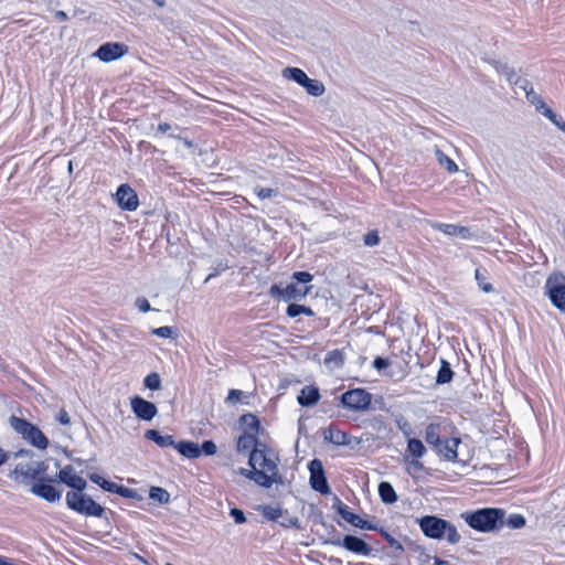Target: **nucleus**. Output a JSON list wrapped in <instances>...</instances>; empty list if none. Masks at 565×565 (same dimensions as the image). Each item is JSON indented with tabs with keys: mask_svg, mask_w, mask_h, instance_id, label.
<instances>
[{
	"mask_svg": "<svg viewBox=\"0 0 565 565\" xmlns=\"http://www.w3.org/2000/svg\"><path fill=\"white\" fill-rule=\"evenodd\" d=\"M452 371L449 366V363H447L446 361H441V366L438 371V374H437V383L438 384H446V383H449L452 379Z\"/></svg>",
	"mask_w": 565,
	"mask_h": 565,
	"instance_id": "nucleus-33",
	"label": "nucleus"
},
{
	"mask_svg": "<svg viewBox=\"0 0 565 565\" xmlns=\"http://www.w3.org/2000/svg\"><path fill=\"white\" fill-rule=\"evenodd\" d=\"M130 405L134 414L142 420H151L158 413V408L153 403L139 396L132 397Z\"/></svg>",
	"mask_w": 565,
	"mask_h": 565,
	"instance_id": "nucleus-14",
	"label": "nucleus"
},
{
	"mask_svg": "<svg viewBox=\"0 0 565 565\" xmlns=\"http://www.w3.org/2000/svg\"><path fill=\"white\" fill-rule=\"evenodd\" d=\"M115 200L119 207L125 211H136L139 206V199L136 191L128 184L118 186L115 193Z\"/></svg>",
	"mask_w": 565,
	"mask_h": 565,
	"instance_id": "nucleus-11",
	"label": "nucleus"
},
{
	"mask_svg": "<svg viewBox=\"0 0 565 565\" xmlns=\"http://www.w3.org/2000/svg\"><path fill=\"white\" fill-rule=\"evenodd\" d=\"M430 226L448 236H457L462 239H468L471 237L470 230L465 226H459L456 224L439 223V222H430Z\"/></svg>",
	"mask_w": 565,
	"mask_h": 565,
	"instance_id": "nucleus-16",
	"label": "nucleus"
},
{
	"mask_svg": "<svg viewBox=\"0 0 565 565\" xmlns=\"http://www.w3.org/2000/svg\"><path fill=\"white\" fill-rule=\"evenodd\" d=\"M58 479L62 483L71 487V465H66L60 470Z\"/></svg>",
	"mask_w": 565,
	"mask_h": 565,
	"instance_id": "nucleus-44",
	"label": "nucleus"
},
{
	"mask_svg": "<svg viewBox=\"0 0 565 565\" xmlns=\"http://www.w3.org/2000/svg\"><path fill=\"white\" fill-rule=\"evenodd\" d=\"M292 278L296 279L298 282L307 284L312 280V275L308 271H296L292 275Z\"/></svg>",
	"mask_w": 565,
	"mask_h": 565,
	"instance_id": "nucleus-46",
	"label": "nucleus"
},
{
	"mask_svg": "<svg viewBox=\"0 0 565 565\" xmlns=\"http://www.w3.org/2000/svg\"><path fill=\"white\" fill-rule=\"evenodd\" d=\"M323 437L327 441L337 446H344L350 444L348 434L334 427L326 428L323 430Z\"/></svg>",
	"mask_w": 565,
	"mask_h": 565,
	"instance_id": "nucleus-19",
	"label": "nucleus"
},
{
	"mask_svg": "<svg viewBox=\"0 0 565 565\" xmlns=\"http://www.w3.org/2000/svg\"><path fill=\"white\" fill-rule=\"evenodd\" d=\"M103 489L108 492L117 493L124 498H134L135 495V491L132 489L119 486L108 480L104 482Z\"/></svg>",
	"mask_w": 565,
	"mask_h": 565,
	"instance_id": "nucleus-26",
	"label": "nucleus"
},
{
	"mask_svg": "<svg viewBox=\"0 0 565 565\" xmlns=\"http://www.w3.org/2000/svg\"><path fill=\"white\" fill-rule=\"evenodd\" d=\"M72 486L73 489L82 491L86 487V481L82 477L73 475Z\"/></svg>",
	"mask_w": 565,
	"mask_h": 565,
	"instance_id": "nucleus-50",
	"label": "nucleus"
},
{
	"mask_svg": "<svg viewBox=\"0 0 565 565\" xmlns=\"http://www.w3.org/2000/svg\"><path fill=\"white\" fill-rule=\"evenodd\" d=\"M475 278L477 280V284H478L479 288L483 292L489 294V292H492L494 290L493 286L490 282L487 281L486 276L481 273L480 269H476Z\"/></svg>",
	"mask_w": 565,
	"mask_h": 565,
	"instance_id": "nucleus-35",
	"label": "nucleus"
},
{
	"mask_svg": "<svg viewBox=\"0 0 565 565\" xmlns=\"http://www.w3.org/2000/svg\"><path fill=\"white\" fill-rule=\"evenodd\" d=\"M10 424L11 427L19 435H21L23 439H25L28 443H30L38 449H45L49 445H51L56 449H61L67 457H70L67 446L60 445L58 441L55 440L54 436L52 441L50 443L49 438L43 434V431L31 422L12 415L10 417Z\"/></svg>",
	"mask_w": 565,
	"mask_h": 565,
	"instance_id": "nucleus-2",
	"label": "nucleus"
},
{
	"mask_svg": "<svg viewBox=\"0 0 565 565\" xmlns=\"http://www.w3.org/2000/svg\"><path fill=\"white\" fill-rule=\"evenodd\" d=\"M305 88L309 95L315 97L321 96L326 90L323 83L319 79L313 78L308 79V82L305 85Z\"/></svg>",
	"mask_w": 565,
	"mask_h": 565,
	"instance_id": "nucleus-31",
	"label": "nucleus"
},
{
	"mask_svg": "<svg viewBox=\"0 0 565 565\" xmlns=\"http://www.w3.org/2000/svg\"><path fill=\"white\" fill-rule=\"evenodd\" d=\"M182 456L194 459L200 457L201 455V448L199 444L193 441H180L175 444L174 447Z\"/></svg>",
	"mask_w": 565,
	"mask_h": 565,
	"instance_id": "nucleus-21",
	"label": "nucleus"
},
{
	"mask_svg": "<svg viewBox=\"0 0 565 565\" xmlns=\"http://www.w3.org/2000/svg\"><path fill=\"white\" fill-rule=\"evenodd\" d=\"M230 514L234 519L235 523H237V524H242L246 521L244 512L239 509H236V508L232 509Z\"/></svg>",
	"mask_w": 565,
	"mask_h": 565,
	"instance_id": "nucleus-48",
	"label": "nucleus"
},
{
	"mask_svg": "<svg viewBox=\"0 0 565 565\" xmlns=\"http://www.w3.org/2000/svg\"><path fill=\"white\" fill-rule=\"evenodd\" d=\"M407 451L416 459L422 458L426 454V447L423 441L417 438H409L407 443Z\"/></svg>",
	"mask_w": 565,
	"mask_h": 565,
	"instance_id": "nucleus-29",
	"label": "nucleus"
},
{
	"mask_svg": "<svg viewBox=\"0 0 565 565\" xmlns=\"http://www.w3.org/2000/svg\"><path fill=\"white\" fill-rule=\"evenodd\" d=\"M391 365V362L387 360V359H384V358H381V356H377L374 361H373V366L377 370V371H382L386 367H388Z\"/></svg>",
	"mask_w": 565,
	"mask_h": 565,
	"instance_id": "nucleus-49",
	"label": "nucleus"
},
{
	"mask_svg": "<svg viewBox=\"0 0 565 565\" xmlns=\"http://www.w3.org/2000/svg\"><path fill=\"white\" fill-rule=\"evenodd\" d=\"M263 516L269 521H279L282 516H288V512L279 505H265L262 509Z\"/></svg>",
	"mask_w": 565,
	"mask_h": 565,
	"instance_id": "nucleus-27",
	"label": "nucleus"
},
{
	"mask_svg": "<svg viewBox=\"0 0 565 565\" xmlns=\"http://www.w3.org/2000/svg\"><path fill=\"white\" fill-rule=\"evenodd\" d=\"M503 524H507L511 529H521L525 525V519L521 514H511L507 520L504 519Z\"/></svg>",
	"mask_w": 565,
	"mask_h": 565,
	"instance_id": "nucleus-36",
	"label": "nucleus"
},
{
	"mask_svg": "<svg viewBox=\"0 0 565 565\" xmlns=\"http://www.w3.org/2000/svg\"><path fill=\"white\" fill-rule=\"evenodd\" d=\"M363 241L366 246H376L380 243V236L376 231H371L364 235Z\"/></svg>",
	"mask_w": 565,
	"mask_h": 565,
	"instance_id": "nucleus-43",
	"label": "nucleus"
},
{
	"mask_svg": "<svg viewBox=\"0 0 565 565\" xmlns=\"http://www.w3.org/2000/svg\"><path fill=\"white\" fill-rule=\"evenodd\" d=\"M310 471V483L311 487L322 494L330 492L327 479L324 477L322 462L318 459H313L308 465Z\"/></svg>",
	"mask_w": 565,
	"mask_h": 565,
	"instance_id": "nucleus-12",
	"label": "nucleus"
},
{
	"mask_svg": "<svg viewBox=\"0 0 565 565\" xmlns=\"http://www.w3.org/2000/svg\"><path fill=\"white\" fill-rule=\"evenodd\" d=\"M398 428L403 431L405 436H409L412 434L411 425L407 422H398Z\"/></svg>",
	"mask_w": 565,
	"mask_h": 565,
	"instance_id": "nucleus-56",
	"label": "nucleus"
},
{
	"mask_svg": "<svg viewBox=\"0 0 565 565\" xmlns=\"http://www.w3.org/2000/svg\"><path fill=\"white\" fill-rule=\"evenodd\" d=\"M89 479H90L94 483L98 484L102 489H103V484H104V482H106V481H107L104 477H102V476H100V475H98V473H90V475H89Z\"/></svg>",
	"mask_w": 565,
	"mask_h": 565,
	"instance_id": "nucleus-54",
	"label": "nucleus"
},
{
	"mask_svg": "<svg viewBox=\"0 0 565 565\" xmlns=\"http://www.w3.org/2000/svg\"><path fill=\"white\" fill-rule=\"evenodd\" d=\"M145 438L156 443L160 447H175V441L171 435H161L156 429H149L145 433Z\"/></svg>",
	"mask_w": 565,
	"mask_h": 565,
	"instance_id": "nucleus-20",
	"label": "nucleus"
},
{
	"mask_svg": "<svg viewBox=\"0 0 565 565\" xmlns=\"http://www.w3.org/2000/svg\"><path fill=\"white\" fill-rule=\"evenodd\" d=\"M71 502H73V499H71V491H68L65 494V503L68 508H71Z\"/></svg>",
	"mask_w": 565,
	"mask_h": 565,
	"instance_id": "nucleus-63",
	"label": "nucleus"
},
{
	"mask_svg": "<svg viewBox=\"0 0 565 565\" xmlns=\"http://www.w3.org/2000/svg\"><path fill=\"white\" fill-rule=\"evenodd\" d=\"M241 423L252 433H256L258 430L259 422L258 418L253 414H245L241 417Z\"/></svg>",
	"mask_w": 565,
	"mask_h": 565,
	"instance_id": "nucleus-34",
	"label": "nucleus"
},
{
	"mask_svg": "<svg viewBox=\"0 0 565 565\" xmlns=\"http://www.w3.org/2000/svg\"><path fill=\"white\" fill-rule=\"evenodd\" d=\"M537 110L541 111L552 122H556L557 115L545 104L544 100L537 102Z\"/></svg>",
	"mask_w": 565,
	"mask_h": 565,
	"instance_id": "nucleus-40",
	"label": "nucleus"
},
{
	"mask_svg": "<svg viewBox=\"0 0 565 565\" xmlns=\"http://www.w3.org/2000/svg\"><path fill=\"white\" fill-rule=\"evenodd\" d=\"M30 491L51 503L60 500L62 495L61 490L53 484V480L49 476H45L40 482H34Z\"/></svg>",
	"mask_w": 565,
	"mask_h": 565,
	"instance_id": "nucleus-10",
	"label": "nucleus"
},
{
	"mask_svg": "<svg viewBox=\"0 0 565 565\" xmlns=\"http://www.w3.org/2000/svg\"><path fill=\"white\" fill-rule=\"evenodd\" d=\"M526 97L530 100V103L535 106L536 109H537V102L543 100L542 97L534 92L533 87H531L530 90H526Z\"/></svg>",
	"mask_w": 565,
	"mask_h": 565,
	"instance_id": "nucleus-51",
	"label": "nucleus"
},
{
	"mask_svg": "<svg viewBox=\"0 0 565 565\" xmlns=\"http://www.w3.org/2000/svg\"><path fill=\"white\" fill-rule=\"evenodd\" d=\"M152 334L160 338H172L174 335V330L169 326H164L153 329Z\"/></svg>",
	"mask_w": 565,
	"mask_h": 565,
	"instance_id": "nucleus-42",
	"label": "nucleus"
},
{
	"mask_svg": "<svg viewBox=\"0 0 565 565\" xmlns=\"http://www.w3.org/2000/svg\"><path fill=\"white\" fill-rule=\"evenodd\" d=\"M371 394L362 388L345 392L341 396L342 404L353 411H365L371 404Z\"/></svg>",
	"mask_w": 565,
	"mask_h": 565,
	"instance_id": "nucleus-8",
	"label": "nucleus"
},
{
	"mask_svg": "<svg viewBox=\"0 0 565 565\" xmlns=\"http://www.w3.org/2000/svg\"><path fill=\"white\" fill-rule=\"evenodd\" d=\"M255 443L252 434L243 435L237 440V450L243 451L249 449Z\"/></svg>",
	"mask_w": 565,
	"mask_h": 565,
	"instance_id": "nucleus-38",
	"label": "nucleus"
},
{
	"mask_svg": "<svg viewBox=\"0 0 565 565\" xmlns=\"http://www.w3.org/2000/svg\"><path fill=\"white\" fill-rule=\"evenodd\" d=\"M253 472H257L255 469L252 468V470H248V469H245V468H241L238 470V473L246 477L247 479L249 480H253L255 482V478L256 477H253Z\"/></svg>",
	"mask_w": 565,
	"mask_h": 565,
	"instance_id": "nucleus-58",
	"label": "nucleus"
},
{
	"mask_svg": "<svg viewBox=\"0 0 565 565\" xmlns=\"http://www.w3.org/2000/svg\"><path fill=\"white\" fill-rule=\"evenodd\" d=\"M344 354L340 350H332L324 356V364L328 367H340L343 364Z\"/></svg>",
	"mask_w": 565,
	"mask_h": 565,
	"instance_id": "nucleus-30",
	"label": "nucleus"
},
{
	"mask_svg": "<svg viewBox=\"0 0 565 565\" xmlns=\"http://www.w3.org/2000/svg\"><path fill=\"white\" fill-rule=\"evenodd\" d=\"M9 459V455L2 448H0V466H2Z\"/></svg>",
	"mask_w": 565,
	"mask_h": 565,
	"instance_id": "nucleus-60",
	"label": "nucleus"
},
{
	"mask_svg": "<svg viewBox=\"0 0 565 565\" xmlns=\"http://www.w3.org/2000/svg\"><path fill=\"white\" fill-rule=\"evenodd\" d=\"M242 391H238V390H230L228 392V395L226 397V401L228 403H236L239 401L241 396H242Z\"/></svg>",
	"mask_w": 565,
	"mask_h": 565,
	"instance_id": "nucleus-52",
	"label": "nucleus"
},
{
	"mask_svg": "<svg viewBox=\"0 0 565 565\" xmlns=\"http://www.w3.org/2000/svg\"><path fill=\"white\" fill-rule=\"evenodd\" d=\"M71 502H73V499H71V491H68L65 494V503L68 508H71Z\"/></svg>",
	"mask_w": 565,
	"mask_h": 565,
	"instance_id": "nucleus-64",
	"label": "nucleus"
},
{
	"mask_svg": "<svg viewBox=\"0 0 565 565\" xmlns=\"http://www.w3.org/2000/svg\"><path fill=\"white\" fill-rule=\"evenodd\" d=\"M545 295L551 302L563 313H565V275L553 273L546 279Z\"/></svg>",
	"mask_w": 565,
	"mask_h": 565,
	"instance_id": "nucleus-6",
	"label": "nucleus"
},
{
	"mask_svg": "<svg viewBox=\"0 0 565 565\" xmlns=\"http://www.w3.org/2000/svg\"><path fill=\"white\" fill-rule=\"evenodd\" d=\"M338 513L348 523L352 524L355 527L372 530L373 526L369 524L367 521L363 520L358 514L350 511L349 507L339 502L337 507Z\"/></svg>",
	"mask_w": 565,
	"mask_h": 565,
	"instance_id": "nucleus-17",
	"label": "nucleus"
},
{
	"mask_svg": "<svg viewBox=\"0 0 565 565\" xmlns=\"http://www.w3.org/2000/svg\"><path fill=\"white\" fill-rule=\"evenodd\" d=\"M557 128H559L563 132H565V121L556 117V122H553Z\"/></svg>",
	"mask_w": 565,
	"mask_h": 565,
	"instance_id": "nucleus-61",
	"label": "nucleus"
},
{
	"mask_svg": "<svg viewBox=\"0 0 565 565\" xmlns=\"http://www.w3.org/2000/svg\"><path fill=\"white\" fill-rule=\"evenodd\" d=\"M379 494L384 503L392 504L397 501L394 488L388 482H381L379 486Z\"/></svg>",
	"mask_w": 565,
	"mask_h": 565,
	"instance_id": "nucleus-25",
	"label": "nucleus"
},
{
	"mask_svg": "<svg viewBox=\"0 0 565 565\" xmlns=\"http://www.w3.org/2000/svg\"><path fill=\"white\" fill-rule=\"evenodd\" d=\"M311 287H299L296 284H289L286 287L273 285L269 289L271 297H279L284 301L301 300L309 294Z\"/></svg>",
	"mask_w": 565,
	"mask_h": 565,
	"instance_id": "nucleus-9",
	"label": "nucleus"
},
{
	"mask_svg": "<svg viewBox=\"0 0 565 565\" xmlns=\"http://www.w3.org/2000/svg\"><path fill=\"white\" fill-rule=\"evenodd\" d=\"M255 193L260 200L270 199L277 195V191L270 188H255Z\"/></svg>",
	"mask_w": 565,
	"mask_h": 565,
	"instance_id": "nucleus-41",
	"label": "nucleus"
},
{
	"mask_svg": "<svg viewBox=\"0 0 565 565\" xmlns=\"http://www.w3.org/2000/svg\"><path fill=\"white\" fill-rule=\"evenodd\" d=\"M145 386L149 390L156 391L161 386V380L158 373H150L145 377Z\"/></svg>",
	"mask_w": 565,
	"mask_h": 565,
	"instance_id": "nucleus-37",
	"label": "nucleus"
},
{
	"mask_svg": "<svg viewBox=\"0 0 565 565\" xmlns=\"http://www.w3.org/2000/svg\"><path fill=\"white\" fill-rule=\"evenodd\" d=\"M418 523L423 533L430 539H446L450 544H456L461 539L456 526L444 519L426 515L419 519Z\"/></svg>",
	"mask_w": 565,
	"mask_h": 565,
	"instance_id": "nucleus-4",
	"label": "nucleus"
},
{
	"mask_svg": "<svg viewBox=\"0 0 565 565\" xmlns=\"http://www.w3.org/2000/svg\"><path fill=\"white\" fill-rule=\"evenodd\" d=\"M460 443L459 438H445L439 443L435 450L446 460L456 461L459 460L458 447Z\"/></svg>",
	"mask_w": 565,
	"mask_h": 565,
	"instance_id": "nucleus-15",
	"label": "nucleus"
},
{
	"mask_svg": "<svg viewBox=\"0 0 565 565\" xmlns=\"http://www.w3.org/2000/svg\"><path fill=\"white\" fill-rule=\"evenodd\" d=\"M282 76L287 79L298 83L302 87H305L306 83L309 79L307 74L298 67H286L285 70H282Z\"/></svg>",
	"mask_w": 565,
	"mask_h": 565,
	"instance_id": "nucleus-24",
	"label": "nucleus"
},
{
	"mask_svg": "<svg viewBox=\"0 0 565 565\" xmlns=\"http://www.w3.org/2000/svg\"><path fill=\"white\" fill-rule=\"evenodd\" d=\"M319 396L318 388L313 386H305L298 396V402L302 406H312L319 401Z\"/></svg>",
	"mask_w": 565,
	"mask_h": 565,
	"instance_id": "nucleus-22",
	"label": "nucleus"
},
{
	"mask_svg": "<svg viewBox=\"0 0 565 565\" xmlns=\"http://www.w3.org/2000/svg\"><path fill=\"white\" fill-rule=\"evenodd\" d=\"M339 545L359 555H369L371 552V547L363 540L352 535H345Z\"/></svg>",
	"mask_w": 565,
	"mask_h": 565,
	"instance_id": "nucleus-18",
	"label": "nucleus"
},
{
	"mask_svg": "<svg viewBox=\"0 0 565 565\" xmlns=\"http://www.w3.org/2000/svg\"><path fill=\"white\" fill-rule=\"evenodd\" d=\"M135 306L141 311V312H148L151 310V306L149 301L145 297H138L135 301Z\"/></svg>",
	"mask_w": 565,
	"mask_h": 565,
	"instance_id": "nucleus-47",
	"label": "nucleus"
},
{
	"mask_svg": "<svg viewBox=\"0 0 565 565\" xmlns=\"http://www.w3.org/2000/svg\"><path fill=\"white\" fill-rule=\"evenodd\" d=\"M55 15H56V18H58L61 20H66L67 19V14L64 11H56Z\"/></svg>",
	"mask_w": 565,
	"mask_h": 565,
	"instance_id": "nucleus-62",
	"label": "nucleus"
},
{
	"mask_svg": "<svg viewBox=\"0 0 565 565\" xmlns=\"http://www.w3.org/2000/svg\"><path fill=\"white\" fill-rule=\"evenodd\" d=\"M47 463L43 460H31L26 462H19L12 473L15 476V480L25 486H31L34 482H40L47 476Z\"/></svg>",
	"mask_w": 565,
	"mask_h": 565,
	"instance_id": "nucleus-5",
	"label": "nucleus"
},
{
	"mask_svg": "<svg viewBox=\"0 0 565 565\" xmlns=\"http://www.w3.org/2000/svg\"><path fill=\"white\" fill-rule=\"evenodd\" d=\"M201 454L204 452L206 456H213L217 451L216 445L212 440H205L202 444Z\"/></svg>",
	"mask_w": 565,
	"mask_h": 565,
	"instance_id": "nucleus-45",
	"label": "nucleus"
},
{
	"mask_svg": "<svg viewBox=\"0 0 565 565\" xmlns=\"http://www.w3.org/2000/svg\"><path fill=\"white\" fill-rule=\"evenodd\" d=\"M171 129V126L168 122L159 124L158 131L161 134H166Z\"/></svg>",
	"mask_w": 565,
	"mask_h": 565,
	"instance_id": "nucleus-59",
	"label": "nucleus"
},
{
	"mask_svg": "<svg viewBox=\"0 0 565 565\" xmlns=\"http://www.w3.org/2000/svg\"><path fill=\"white\" fill-rule=\"evenodd\" d=\"M277 462L278 457L271 450L255 447L248 459L249 466L257 471L253 472L255 483L264 488L277 483L280 480Z\"/></svg>",
	"mask_w": 565,
	"mask_h": 565,
	"instance_id": "nucleus-1",
	"label": "nucleus"
},
{
	"mask_svg": "<svg viewBox=\"0 0 565 565\" xmlns=\"http://www.w3.org/2000/svg\"><path fill=\"white\" fill-rule=\"evenodd\" d=\"M286 313L288 317H291V318H295L299 315H306L309 317H312L315 315L313 311L311 310V308L302 306V305H297V303H290L287 307Z\"/></svg>",
	"mask_w": 565,
	"mask_h": 565,
	"instance_id": "nucleus-32",
	"label": "nucleus"
},
{
	"mask_svg": "<svg viewBox=\"0 0 565 565\" xmlns=\"http://www.w3.org/2000/svg\"><path fill=\"white\" fill-rule=\"evenodd\" d=\"M58 422L62 424V425H67L71 423V418L68 416V413L65 411V409H62L58 414V417H57Z\"/></svg>",
	"mask_w": 565,
	"mask_h": 565,
	"instance_id": "nucleus-55",
	"label": "nucleus"
},
{
	"mask_svg": "<svg viewBox=\"0 0 565 565\" xmlns=\"http://www.w3.org/2000/svg\"><path fill=\"white\" fill-rule=\"evenodd\" d=\"M441 425L439 423H430L425 430V440L428 445L433 446L434 449L443 440L440 437Z\"/></svg>",
	"mask_w": 565,
	"mask_h": 565,
	"instance_id": "nucleus-23",
	"label": "nucleus"
},
{
	"mask_svg": "<svg viewBox=\"0 0 565 565\" xmlns=\"http://www.w3.org/2000/svg\"><path fill=\"white\" fill-rule=\"evenodd\" d=\"M73 510L86 515L100 518L105 509L85 493L73 492Z\"/></svg>",
	"mask_w": 565,
	"mask_h": 565,
	"instance_id": "nucleus-7",
	"label": "nucleus"
},
{
	"mask_svg": "<svg viewBox=\"0 0 565 565\" xmlns=\"http://www.w3.org/2000/svg\"><path fill=\"white\" fill-rule=\"evenodd\" d=\"M13 457L14 458H21V457L32 458L33 457V451L28 450V449H19L18 451H15L13 454Z\"/></svg>",
	"mask_w": 565,
	"mask_h": 565,
	"instance_id": "nucleus-57",
	"label": "nucleus"
},
{
	"mask_svg": "<svg viewBox=\"0 0 565 565\" xmlns=\"http://www.w3.org/2000/svg\"><path fill=\"white\" fill-rule=\"evenodd\" d=\"M436 160L439 163L440 167H443L445 170H447L449 173H456L458 172V166L455 163L452 159H450L448 156H446L441 150L436 149L435 150Z\"/></svg>",
	"mask_w": 565,
	"mask_h": 565,
	"instance_id": "nucleus-28",
	"label": "nucleus"
},
{
	"mask_svg": "<svg viewBox=\"0 0 565 565\" xmlns=\"http://www.w3.org/2000/svg\"><path fill=\"white\" fill-rule=\"evenodd\" d=\"M280 524L284 525V526H297L298 525V519L297 518H294V516H290L288 514V516H282L280 518Z\"/></svg>",
	"mask_w": 565,
	"mask_h": 565,
	"instance_id": "nucleus-53",
	"label": "nucleus"
},
{
	"mask_svg": "<svg viewBox=\"0 0 565 565\" xmlns=\"http://www.w3.org/2000/svg\"><path fill=\"white\" fill-rule=\"evenodd\" d=\"M504 510L498 508H483L461 514L467 524L479 532H491L499 529L504 523Z\"/></svg>",
	"mask_w": 565,
	"mask_h": 565,
	"instance_id": "nucleus-3",
	"label": "nucleus"
},
{
	"mask_svg": "<svg viewBox=\"0 0 565 565\" xmlns=\"http://www.w3.org/2000/svg\"><path fill=\"white\" fill-rule=\"evenodd\" d=\"M128 49L125 44L118 42H107L99 46L94 53L103 62H113L120 58L127 53Z\"/></svg>",
	"mask_w": 565,
	"mask_h": 565,
	"instance_id": "nucleus-13",
	"label": "nucleus"
},
{
	"mask_svg": "<svg viewBox=\"0 0 565 565\" xmlns=\"http://www.w3.org/2000/svg\"><path fill=\"white\" fill-rule=\"evenodd\" d=\"M169 493L161 488L153 487L150 490V498L161 503H167L169 501Z\"/></svg>",
	"mask_w": 565,
	"mask_h": 565,
	"instance_id": "nucleus-39",
	"label": "nucleus"
}]
</instances>
